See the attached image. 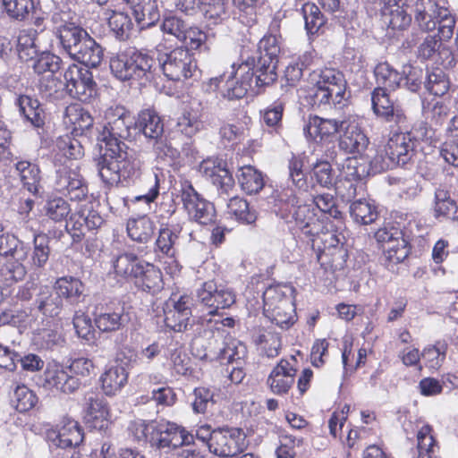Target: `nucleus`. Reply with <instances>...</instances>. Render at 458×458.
I'll list each match as a JSON object with an SVG mask.
<instances>
[{
	"mask_svg": "<svg viewBox=\"0 0 458 458\" xmlns=\"http://www.w3.org/2000/svg\"><path fill=\"white\" fill-rule=\"evenodd\" d=\"M435 217L439 221H458V206L450 198L449 193L442 189L435 192Z\"/></svg>",
	"mask_w": 458,
	"mask_h": 458,
	"instance_id": "nucleus-31",
	"label": "nucleus"
},
{
	"mask_svg": "<svg viewBox=\"0 0 458 458\" xmlns=\"http://www.w3.org/2000/svg\"><path fill=\"white\" fill-rule=\"evenodd\" d=\"M105 15L108 20V25L115 37L119 40H126L129 38L133 23L130 16L123 12H116L112 9H106Z\"/></svg>",
	"mask_w": 458,
	"mask_h": 458,
	"instance_id": "nucleus-35",
	"label": "nucleus"
},
{
	"mask_svg": "<svg viewBox=\"0 0 458 458\" xmlns=\"http://www.w3.org/2000/svg\"><path fill=\"white\" fill-rule=\"evenodd\" d=\"M110 70L122 81L135 80L150 81L157 70L156 60L147 53L128 48L110 59Z\"/></svg>",
	"mask_w": 458,
	"mask_h": 458,
	"instance_id": "nucleus-4",
	"label": "nucleus"
},
{
	"mask_svg": "<svg viewBox=\"0 0 458 458\" xmlns=\"http://www.w3.org/2000/svg\"><path fill=\"white\" fill-rule=\"evenodd\" d=\"M35 58L32 67L35 72L38 74L49 72V74L54 75L61 68V58L49 52H43Z\"/></svg>",
	"mask_w": 458,
	"mask_h": 458,
	"instance_id": "nucleus-58",
	"label": "nucleus"
},
{
	"mask_svg": "<svg viewBox=\"0 0 458 458\" xmlns=\"http://www.w3.org/2000/svg\"><path fill=\"white\" fill-rule=\"evenodd\" d=\"M224 333H205L191 342V352L199 360L209 361L220 360L224 344Z\"/></svg>",
	"mask_w": 458,
	"mask_h": 458,
	"instance_id": "nucleus-22",
	"label": "nucleus"
},
{
	"mask_svg": "<svg viewBox=\"0 0 458 458\" xmlns=\"http://www.w3.org/2000/svg\"><path fill=\"white\" fill-rule=\"evenodd\" d=\"M107 121L104 126L103 141L105 150H119L127 147L124 140L131 137V130L135 122L130 113L122 106H110L105 113Z\"/></svg>",
	"mask_w": 458,
	"mask_h": 458,
	"instance_id": "nucleus-7",
	"label": "nucleus"
},
{
	"mask_svg": "<svg viewBox=\"0 0 458 458\" xmlns=\"http://www.w3.org/2000/svg\"><path fill=\"white\" fill-rule=\"evenodd\" d=\"M38 32L34 29H25L19 31L17 36V53L22 61L33 60L38 55L36 37Z\"/></svg>",
	"mask_w": 458,
	"mask_h": 458,
	"instance_id": "nucleus-37",
	"label": "nucleus"
},
{
	"mask_svg": "<svg viewBox=\"0 0 458 458\" xmlns=\"http://www.w3.org/2000/svg\"><path fill=\"white\" fill-rule=\"evenodd\" d=\"M142 162L137 152L128 146L119 150H105L98 159L97 167L102 181L107 184L130 182L141 174Z\"/></svg>",
	"mask_w": 458,
	"mask_h": 458,
	"instance_id": "nucleus-3",
	"label": "nucleus"
},
{
	"mask_svg": "<svg viewBox=\"0 0 458 458\" xmlns=\"http://www.w3.org/2000/svg\"><path fill=\"white\" fill-rule=\"evenodd\" d=\"M293 216L305 235H315L318 233V225L309 206H299L294 211Z\"/></svg>",
	"mask_w": 458,
	"mask_h": 458,
	"instance_id": "nucleus-54",
	"label": "nucleus"
},
{
	"mask_svg": "<svg viewBox=\"0 0 458 458\" xmlns=\"http://www.w3.org/2000/svg\"><path fill=\"white\" fill-rule=\"evenodd\" d=\"M233 5L242 13L239 16L240 21L250 27L256 23V9L266 4V0H233Z\"/></svg>",
	"mask_w": 458,
	"mask_h": 458,
	"instance_id": "nucleus-55",
	"label": "nucleus"
},
{
	"mask_svg": "<svg viewBox=\"0 0 458 458\" xmlns=\"http://www.w3.org/2000/svg\"><path fill=\"white\" fill-rule=\"evenodd\" d=\"M158 66L170 81H180L194 76L197 65L185 47H176L159 55Z\"/></svg>",
	"mask_w": 458,
	"mask_h": 458,
	"instance_id": "nucleus-10",
	"label": "nucleus"
},
{
	"mask_svg": "<svg viewBox=\"0 0 458 458\" xmlns=\"http://www.w3.org/2000/svg\"><path fill=\"white\" fill-rule=\"evenodd\" d=\"M55 189L73 201H81L88 195V188L80 173L67 165L56 170Z\"/></svg>",
	"mask_w": 458,
	"mask_h": 458,
	"instance_id": "nucleus-20",
	"label": "nucleus"
},
{
	"mask_svg": "<svg viewBox=\"0 0 458 458\" xmlns=\"http://www.w3.org/2000/svg\"><path fill=\"white\" fill-rule=\"evenodd\" d=\"M53 445L60 448L76 447L83 441L84 434L79 422L64 418L57 432L48 435Z\"/></svg>",
	"mask_w": 458,
	"mask_h": 458,
	"instance_id": "nucleus-27",
	"label": "nucleus"
},
{
	"mask_svg": "<svg viewBox=\"0 0 458 458\" xmlns=\"http://www.w3.org/2000/svg\"><path fill=\"white\" fill-rule=\"evenodd\" d=\"M135 129L152 144L159 157H174L176 154V150L165 143L163 122L154 110L141 111L135 122Z\"/></svg>",
	"mask_w": 458,
	"mask_h": 458,
	"instance_id": "nucleus-9",
	"label": "nucleus"
},
{
	"mask_svg": "<svg viewBox=\"0 0 458 458\" xmlns=\"http://www.w3.org/2000/svg\"><path fill=\"white\" fill-rule=\"evenodd\" d=\"M64 78L66 92L72 98L88 102L96 94L97 84L92 72L88 68L71 64L65 70Z\"/></svg>",
	"mask_w": 458,
	"mask_h": 458,
	"instance_id": "nucleus-14",
	"label": "nucleus"
},
{
	"mask_svg": "<svg viewBox=\"0 0 458 458\" xmlns=\"http://www.w3.org/2000/svg\"><path fill=\"white\" fill-rule=\"evenodd\" d=\"M248 446L246 434L240 428H217L215 429L210 453L220 457H233Z\"/></svg>",
	"mask_w": 458,
	"mask_h": 458,
	"instance_id": "nucleus-15",
	"label": "nucleus"
},
{
	"mask_svg": "<svg viewBox=\"0 0 458 458\" xmlns=\"http://www.w3.org/2000/svg\"><path fill=\"white\" fill-rule=\"evenodd\" d=\"M38 310L45 316L57 317L63 310V300L56 290L49 286H41L36 297Z\"/></svg>",
	"mask_w": 458,
	"mask_h": 458,
	"instance_id": "nucleus-29",
	"label": "nucleus"
},
{
	"mask_svg": "<svg viewBox=\"0 0 458 458\" xmlns=\"http://www.w3.org/2000/svg\"><path fill=\"white\" fill-rule=\"evenodd\" d=\"M136 272L133 281L139 289L156 293L162 288V273L154 265L143 262L140 268H136Z\"/></svg>",
	"mask_w": 458,
	"mask_h": 458,
	"instance_id": "nucleus-28",
	"label": "nucleus"
},
{
	"mask_svg": "<svg viewBox=\"0 0 458 458\" xmlns=\"http://www.w3.org/2000/svg\"><path fill=\"white\" fill-rule=\"evenodd\" d=\"M373 113L385 123L389 124L391 130L408 128V119L403 107L393 102L386 90L377 87L371 93Z\"/></svg>",
	"mask_w": 458,
	"mask_h": 458,
	"instance_id": "nucleus-13",
	"label": "nucleus"
},
{
	"mask_svg": "<svg viewBox=\"0 0 458 458\" xmlns=\"http://www.w3.org/2000/svg\"><path fill=\"white\" fill-rule=\"evenodd\" d=\"M143 261H140L133 253H123L114 261V269L117 276L126 279L135 277L136 268H140Z\"/></svg>",
	"mask_w": 458,
	"mask_h": 458,
	"instance_id": "nucleus-50",
	"label": "nucleus"
},
{
	"mask_svg": "<svg viewBox=\"0 0 458 458\" xmlns=\"http://www.w3.org/2000/svg\"><path fill=\"white\" fill-rule=\"evenodd\" d=\"M222 349V357L220 361L226 360L228 363H235L239 365L245 364V358L247 357L248 352L247 347L240 340L231 335H225Z\"/></svg>",
	"mask_w": 458,
	"mask_h": 458,
	"instance_id": "nucleus-38",
	"label": "nucleus"
},
{
	"mask_svg": "<svg viewBox=\"0 0 458 458\" xmlns=\"http://www.w3.org/2000/svg\"><path fill=\"white\" fill-rule=\"evenodd\" d=\"M348 121L349 117L337 120L310 115L303 127V132L309 140L315 141H327L337 133H343L344 126Z\"/></svg>",
	"mask_w": 458,
	"mask_h": 458,
	"instance_id": "nucleus-21",
	"label": "nucleus"
},
{
	"mask_svg": "<svg viewBox=\"0 0 458 458\" xmlns=\"http://www.w3.org/2000/svg\"><path fill=\"white\" fill-rule=\"evenodd\" d=\"M128 380V372L120 365L106 369L100 377L105 394L112 396L122 390Z\"/></svg>",
	"mask_w": 458,
	"mask_h": 458,
	"instance_id": "nucleus-30",
	"label": "nucleus"
},
{
	"mask_svg": "<svg viewBox=\"0 0 458 458\" xmlns=\"http://www.w3.org/2000/svg\"><path fill=\"white\" fill-rule=\"evenodd\" d=\"M265 316L281 328H289L295 319L294 308L292 301H284L282 307L268 309L264 311Z\"/></svg>",
	"mask_w": 458,
	"mask_h": 458,
	"instance_id": "nucleus-49",
	"label": "nucleus"
},
{
	"mask_svg": "<svg viewBox=\"0 0 458 458\" xmlns=\"http://www.w3.org/2000/svg\"><path fill=\"white\" fill-rule=\"evenodd\" d=\"M346 89V81L344 74L335 69L322 70L316 83L313 94L315 102L318 104H340Z\"/></svg>",
	"mask_w": 458,
	"mask_h": 458,
	"instance_id": "nucleus-12",
	"label": "nucleus"
},
{
	"mask_svg": "<svg viewBox=\"0 0 458 458\" xmlns=\"http://www.w3.org/2000/svg\"><path fill=\"white\" fill-rule=\"evenodd\" d=\"M402 75L403 76L402 85L411 92H417L420 89L421 84L424 83L423 80L426 78L420 67L411 64L403 65Z\"/></svg>",
	"mask_w": 458,
	"mask_h": 458,
	"instance_id": "nucleus-59",
	"label": "nucleus"
},
{
	"mask_svg": "<svg viewBox=\"0 0 458 458\" xmlns=\"http://www.w3.org/2000/svg\"><path fill=\"white\" fill-rule=\"evenodd\" d=\"M369 145V140L354 119L349 117L343 133L339 136L338 146L348 154L363 155Z\"/></svg>",
	"mask_w": 458,
	"mask_h": 458,
	"instance_id": "nucleus-24",
	"label": "nucleus"
},
{
	"mask_svg": "<svg viewBox=\"0 0 458 458\" xmlns=\"http://www.w3.org/2000/svg\"><path fill=\"white\" fill-rule=\"evenodd\" d=\"M39 91L42 97L47 99H62L66 93L65 82L55 77V74H47L40 80Z\"/></svg>",
	"mask_w": 458,
	"mask_h": 458,
	"instance_id": "nucleus-51",
	"label": "nucleus"
},
{
	"mask_svg": "<svg viewBox=\"0 0 458 458\" xmlns=\"http://www.w3.org/2000/svg\"><path fill=\"white\" fill-rule=\"evenodd\" d=\"M350 215L360 225H369L378 216L375 204L365 199H357L350 205Z\"/></svg>",
	"mask_w": 458,
	"mask_h": 458,
	"instance_id": "nucleus-42",
	"label": "nucleus"
},
{
	"mask_svg": "<svg viewBox=\"0 0 458 458\" xmlns=\"http://www.w3.org/2000/svg\"><path fill=\"white\" fill-rule=\"evenodd\" d=\"M10 405L19 412L31 410L38 403L37 395L25 385H17L9 394Z\"/></svg>",
	"mask_w": 458,
	"mask_h": 458,
	"instance_id": "nucleus-39",
	"label": "nucleus"
},
{
	"mask_svg": "<svg viewBox=\"0 0 458 458\" xmlns=\"http://www.w3.org/2000/svg\"><path fill=\"white\" fill-rule=\"evenodd\" d=\"M198 301L208 310L209 315L217 314L218 310L229 308L235 302V294L225 285L208 281L197 290Z\"/></svg>",
	"mask_w": 458,
	"mask_h": 458,
	"instance_id": "nucleus-16",
	"label": "nucleus"
},
{
	"mask_svg": "<svg viewBox=\"0 0 458 458\" xmlns=\"http://www.w3.org/2000/svg\"><path fill=\"white\" fill-rule=\"evenodd\" d=\"M277 58L259 54L257 61L247 59L232 72L226 80V93L229 99L242 98L248 91L260 93L261 89L273 84L277 79Z\"/></svg>",
	"mask_w": 458,
	"mask_h": 458,
	"instance_id": "nucleus-1",
	"label": "nucleus"
},
{
	"mask_svg": "<svg viewBox=\"0 0 458 458\" xmlns=\"http://www.w3.org/2000/svg\"><path fill=\"white\" fill-rule=\"evenodd\" d=\"M65 115L68 122L74 125L76 130H89L93 125V118L89 112L77 105L66 107Z\"/></svg>",
	"mask_w": 458,
	"mask_h": 458,
	"instance_id": "nucleus-57",
	"label": "nucleus"
},
{
	"mask_svg": "<svg viewBox=\"0 0 458 458\" xmlns=\"http://www.w3.org/2000/svg\"><path fill=\"white\" fill-rule=\"evenodd\" d=\"M424 81L427 90L435 96L445 95L449 89V81L445 73L439 68L428 72Z\"/></svg>",
	"mask_w": 458,
	"mask_h": 458,
	"instance_id": "nucleus-56",
	"label": "nucleus"
},
{
	"mask_svg": "<svg viewBox=\"0 0 458 458\" xmlns=\"http://www.w3.org/2000/svg\"><path fill=\"white\" fill-rule=\"evenodd\" d=\"M410 0H379V11L384 25L392 30H405L411 23L407 12Z\"/></svg>",
	"mask_w": 458,
	"mask_h": 458,
	"instance_id": "nucleus-19",
	"label": "nucleus"
},
{
	"mask_svg": "<svg viewBox=\"0 0 458 458\" xmlns=\"http://www.w3.org/2000/svg\"><path fill=\"white\" fill-rule=\"evenodd\" d=\"M166 352L175 373L186 376L191 370V359L182 350V344L177 341L171 340Z\"/></svg>",
	"mask_w": 458,
	"mask_h": 458,
	"instance_id": "nucleus-45",
	"label": "nucleus"
},
{
	"mask_svg": "<svg viewBox=\"0 0 458 458\" xmlns=\"http://www.w3.org/2000/svg\"><path fill=\"white\" fill-rule=\"evenodd\" d=\"M305 21V30L309 35L322 33L327 23V18L320 9L312 3H306L301 8Z\"/></svg>",
	"mask_w": 458,
	"mask_h": 458,
	"instance_id": "nucleus-43",
	"label": "nucleus"
},
{
	"mask_svg": "<svg viewBox=\"0 0 458 458\" xmlns=\"http://www.w3.org/2000/svg\"><path fill=\"white\" fill-rule=\"evenodd\" d=\"M227 212L236 220L245 224H252L257 219L256 210L250 207L247 200L239 197L230 199Z\"/></svg>",
	"mask_w": 458,
	"mask_h": 458,
	"instance_id": "nucleus-47",
	"label": "nucleus"
},
{
	"mask_svg": "<svg viewBox=\"0 0 458 458\" xmlns=\"http://www.w3.org/2000/svg\"><path fill=\"white\" fill-rule=\"evenodd\" d=\"M20 113L35 127L44 124L43 110L39 102L29 96L21 95L16 99Z\"/></svg>",
	"mask_w": 458,
	"mask_h": 458,
	"instance_id": "nucleus-40",
	"label": "nucleus"
},
{
	"mask_svg": "<svg viewBox=\"0 0 458 458\" xmlns=\"http://www.w3.org/2000/svg\"><path fill=\"white\" fill-rule=\"evenodd\" d=\"M182 200L191 220L200 225H208L214 221L216 209L213 203L203 199L191 185L182 190Z\"/></svg>",
	"mask_w": 458,
	"mask_h": 458,
	"instance_id": "nucleus-17",
	"label": "nucleus"
},
{
	"mask_svg": "<svg viewBox=\"0 0 458 458\" xmlns=\"http://www.w3.org/2000/svg\"><path fill=\"white\" fill-rule=\"evenodd\" d=\"M54 288L62 300L65 299L71 304L78 303L84 293L83 283L72 276L58 278L54 284Z\"/></svg>",
	"mask_w": 458,
	"mask_h": 458,
	"instance_id": "nucleus-32",
	"label": "nucleus"
},
{
	"mask_svg": "<svg viewBox=\"0 0 458 458\" xmlns=\"http://www.w3.org/2000/svg\"><path fill=\"white\" fill-rule=\"evenodd\" d=\"M71 211L70 204L57 196L49 197L43 207L44 215L55 223L66 221Z\"/></svg>",
	"mask_w": 458,
	"mask_h": 458,
	"instance_id": "nucleus-46",
	"label": "nucleus"
},
{
	"mask_svg": "<svg viewBox=\"0 0 458 458\" xmlns=\"http://www.w3.org/2000/svg\"><path fill=\"white\" fill-rule=\"evenodd\" d=\"M199 172L224 193H228L234 186V180L222 160L202 161L199 165Z\"/></svg>",
	"mask_w": 458,
	"mask_h": 458,
	"instance_id": "nucleus-25",
	"label": "nucleus"
},
{
	"mask_svg": "<svg viewBox=\"0 0 458 458\" xmlns=\"http://www.w3.org/2000/svg\"><path fill=\"white\" fill-rule=\"evenodd\" d=\"M286 291L290 289L285 285L268 286L263 293L264 311L282 307L284 301H292Z\"/></svg>",
	"mask_w": 458,
	"mask_h": 458,
	"instance_id": "nucleus-53",
	"label": "nucleus"
},
{
	"mask_svg": "<svg viewBox=\"0 0 458 458\" xmlns=\"http://www.w3.org/2000/svg\"><path fill=\"white\" fill-rule=\"evenodd\" d=\"M237 178L242 189L248 194L257 193L264 186L261 173L251 165L241 167Z\"/></svg>",
	"mask_w": 458,
	"mask_h": 458,
	"instance_id": "nucleus-44",
	"label": "nucleus"
},
{
	"mask_svg": "<svg viewBox=\"0 0 458 458\" xmlns=\"http://www.w3.org/2000/svg\"><path fill=\"white\" fill-rule=\"evenodd\" d=\"M59 18V14L53 16L55 33L65 53L87 68L98 67L104 57L102 47L81 26L62 19L58 24Z\"/></svg>",
	"mask_w": 458,
	"mask_h": 458,
	"instance_id": "nucleus-2",
	"label": "nucleus"
},
{
	"mask_svg": "<svg viewBox=\"0 0 458 458\" xmlns=\"http://www.w3.org/2000/svg\"><path fill=\"white\" fill-rule=\"evenodd\" d=\"M414 21L423 31H431L438 25V35L449 40L454 35L455 21L451 12L439 6L434 0H417L414 7Z\"/></svg>",
	"mask_w": 458,
	"mask_h": 458,
	"instance_id": "nucleus-5",
	"label": "nucleus"
},
{
	"mask_svg": "<svg viewBox=\"0 0 458 458\" xmlns=\"http://www.w3.org/2000/svg\"><path fill=\"white\" fill-rule=\"evenodd\" d=\"M410 250L411 247L403 232L401 236L395 237L386 246H384L385 258L393 264L403 262L409 256Z\"/></svg>",
	"mask_w": 458,
	"mask_h": 458,
	"instance_id": "nucleus-48",
	"label": "nucleus"
},
{
	"mask_svg": "<svg viewBox=\"0 0 458 458\" xmlns=\"http://www.w3.org/2000/svg\"><path fill=\"white\" fill-rule=\"evenodd\" d=\"M21 182L30 192L37 193L40 183V170L36 164L29 161H19L15 164Z\"/></svg>",
	"mask_w": 458,
	"mask_h": 458,
	"instance_id": "nucleus-41",
	"label": "nucleus"
},
{
	"mask_svg": "<svg viewBox=\"0 0 458 458\" xmlns=\"http://www.w3.org/2000/svg\"><path fill=\"white\" fill-rule=\"evenodd\" d=\"M149 443L158 449H175L182 445H194V437L183 427L168 420H160L155 422Z\"/></svg>",
	"mask_w": 458,
	"mask_h": 458,
	"instance_id": "nucleus-11",
	"label": "nucleus"
},
{
	"mask_svg": "<svg viewBox=\"0 0 458 458\" xmlns=\"http://www.w3.org/2000/svg\"><path fill=\"white\" fill-rule=\"evenodd\" d=\"M188 23L180 17L168 16L165 17L162 23V30L174 36L179 41L185 40V32L188 27Z\"/></svg>",
	"mask_w": 458,
	"mask_h": 458,
	"instance_id": "nucleus-64",
	"label": "nucleus"
},
{
	"mask_svg": "<svg viewBox=\"0 0 458 458\" xmlns=\"http://www.w3.org/2000/svg\"><path fill=\"white\" fill-rule=\"evenodd\" d=\"M27 257L23 243L13 234L2 235V279L6 285L21 280L26 270L22 261Z\"/></svg>",
	"mask_w": 458,
	"mask_h": 458,
	"instance_id": "nucleus-8",
	"label": "nucleus"
},
{
	"mask_svg": "<svg viewBox=\"0 0 458 458\" xmlns=\"http://www.w3.org/2000/svg\"><path fill=\"white\" fill-rule=\"evenodd\" d=\"M127 232L132 241L146 243L154 235L155 224L146 216L131 219L127 224Z\"/></svg>",
	"mask_w": 458,
	"mask_h": 458,
	"instance_id": "nucleus-34",
	"label": "nucleus"
},
{
	"mask_svg": "<svg viewBox=\"0 0 458 458\" xmlns=\"http://www.w3.org/2000/svg\"><path fill=\"white\" fill-rule=\"evenodd\" d=\"M127 322V315L124 314L123 309L120 308L116 310L107 309L104 312L96 315V327L102 332H112L122 328Z\"/></svg>",
	"mask_w": 458,
	"mask_h": 458,
	"instance_id": "nucleus-36",
	"label": "nucleus"
},
{
	"mask_svg": "<svg viewBox=\"0 0 458 458\" xmlns=\"http://www.w3.org/2000/svg\"><path fill=\"white\" fill-rule=\"evenodd\" d=\"M85 421L89 428L106 431L110 424L109 411L105 399L97 393H89L85 397Z\"/></svg>",
	"mask_w": 458,
	"mask_h": 458,
	"instance_id": "nucleus-23",
	"label": "nucleus"
},
{
	"mask_svg": "<svg viewBox=\"0 0 458 458\" xmlns=\"http://www.w3.org/2000/svg\"><path fill=\"white\" fill-rule=\"evenodd\" d=\"M297 369L290 360L282 359L267 377V385L275 394L288 393L295 381Z\"/></svg>",
	"mask_w": 458,
	"mask_h": 458,
	"instance_id": "nucleus-26",
	"label": "nucleus"
},
{
	"mask_svg": "<svg viewBox=\"0 0 458 458\" xmlns=\"http://www.w3.org/2000/svg\"><path fill=\"white\" fill-rule=\"evenodd\" d=\"M191 300L189 296L171 298L164 310L166 327L176 332H183L192 327Z\"/></svg>",
	"mask_w": 458,
	"mask_h": 458,
	"instance_id": "nucleus-18",
	"label": "nucleus"
},
{
	"mask_svg": "<svg viewBox=\"0 0 458 458\" xmlns=\"http://www.w3.org/2000/svg\"><path fill=\"white\" fill-rule=\"evenodd\" d=\"M443 41L445 40L441 38V35H428L418 47V57L433 60Z\"/></svg>",
	"mask_w": 458,
	"mask_h": 458,
	"instance_id": "nucleus-63",
	"label": "nucleus"
},
{
	"mask_svg": "<svg viewBox=\"0 0 458 458\" xmlns=\"http://www.w3.org/2000/svg\"><path fill=\"white\" fill-rule=\"evenodd\" d=\"M312 178L322 187L330 188L333 184L334 174L329 162L318 160L312 165Z\"/></svg>",
	"mask_w": 458,
	"mask_h": 458,
	"instance_id": "nucleus-62",
	"label": "nucleus"
},
{
	"mask_svg": "<svg viewBox=\"0 0 458 458\" xmlns=\"http://www.w3.org/2000/svg\"><path fill=\"white\" fill-rule=\"evenodd\" d=\"M374 74L378 87H382L386 90H395L402 86L403 81L402 73L387 62L377 64L374 69Z\"/></svg>",
	"mask_w": 458,
	"mask_h": 458,
	"instance_id": "nucleus-33",
	"label": "nucleus"
},
{
	"mask_svg": "<svg viewBox=\"0 0 458 458\" xmlns=\"http://www.w3.org/2000/svg\"><path fill=\"white\" fill-rule=\"evenodd\" d=\"M182 227L179 225L173 226V228L165 227L160 229L156 241V251H160L166 256H174V245L178 239Z\"/></svg>",
	"mask_w": 458,
	"mask_h": 458,
	"instance_id": "nucleus-52",
	"label": "nucleus"
},
{
	"mask_svg": "<svg viewBox=\"0 0 458 458\" xmlns=\"http://www.w3.org/2000/svg\"><path fill=\"white\" fill-rule=\"evenodd\" d=\"M386 143L385 152L388 161L383 160V164L377 165V160L382 155H377L371 161L370 166L374 173H379L392 168L394 165H405L415 155V136L411 131L394 128Z\"/></svg>",
	"mask_w": 458,
	"mask_h": 458,
	"instance_id": "nucleus-6",
	"label": "nucleus"
},
{
	"mask_svg": "<svg viewBox=\"0 0 458 458\" xmlns=\"http://www.w3.org/2000/svg\"><path fill=\"white\" fill-rule=\"evenodd\" d=\"M194 400L191 403L195 413L204 414L215 403L214 392L207 387L199 386L193 390Z\"/></svg>",
	"mask_w": 458,
	"mask_h": 458,
	"instance_id": "nucleus-60",
	"label": "nucleus"
},
{
	"mask_svg": "<svg viewBox=\"0 0 458 458\" xmlns=\"http://www.w3.org/2000/svg\"><path fill=\"white\" fill-rule=\"evenodd\" d=\"M34 0H2L7 14L15 20H22L34 9Z\"/></svg>",
	"mask_w": 458,
	"mask_h": 458,
	"instance_id": "nucleus-61",
	"label": "nucleus"
}]
</instances>
